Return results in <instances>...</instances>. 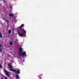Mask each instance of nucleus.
Here are the masks:
<instances>
[{
	"label": "nucleus",
	"mask_w": 79,
	"mask_h": 79,
	"mask_svg": "<svg viewBox=\"0 0 79 79\" xmlns=\"http://www.w3.org/2000/svg\"><path fill=\"white\" fill-rule=\"evenodd\" d=\"M21 32L18 33L20 37H23V36H25L26 35V32L24 29H21Z\"/></svg>",
	"instance_id": "f257e3e1"
},
{
	"label": "nucleus",
	"mask_w": 79,
	"mask_h": 79,
	"mask_svg": "<svg viewBox=\"0 0 79 79\" xmlns=\"http://www.w3.org/2000/svg\"><path fill=\"white\" fill-rule=\"evenodd\" d=\"M8 65L9 66L8 68L9 70H10V71H13V72H16V70L14 69L13 67L11 66V64L9 63L8 64Z\"/></svg>",
	"instance_id": "f03ea898"
},
{
	"label": "nucleus",
	"mask_w": 79,
	"mask_h": 79,
	"mask_svg": "<svg viewBox=\"0 0 79 79\" xmlns=\"http://www.w3.org/2000/svg\"><path fill=\"white\" fill-rule=\"evenodd\" d=\"M19 55V56H21L22 55L23 57H24L25 56H26V52H23V53L22 52Z\"/></svg>",
	"instance_id": "7ed1b4c3"
},
{
	"label": "nucleus",
	"mask_w": 79,
	"mask_h": 79,
	"mask_svg": "<svg viewBox=\"0 0 79 79\" xmlns=\"http://www.w3.org/2000/svg\"><path fill=\"white\" fill-rule=\"evenodd\" d=\"M3 71L5 72V73L6 74V75L7 76H10V75L9 74V73H8V71H7V70L4 69H3Z\"/></svg>",
	"instance_id": "20e7f679"
},
{
	"label": "nucleus",
	"mask_w": 79,
	"mask_h": 79,
	"mask_svg": "<svg viewBox=\"0 0 79 79\" xmlns=\"http://www.w3.org/2000/svg\"><path fill=\"white\" fill-rule=\"evenodd\" d=\"M23 52V49H22V48H19V52H18V55H20L22 52Z\"/></svg>",
	"instance_id": "39448f33"
},
{
	"label": "nucleus",
	"mask_w": 79,
	"mask_h": 79,
	"mask_svg": "<svg viewBox=\"0 0 79 79\" xmlns=\"http://www.w3.org/2000/svg\"><path fill=\"white\" fill-rule=\"evenodd\" d=\"M24 60H19V64H21V65H23V64H22V63L23 62H24Z\"/></svg>",
	"instance_id": "423d86ee"
},
{
	"label": "nucleus",
	"mask_w": 79,
	"mask_h": 79,
	"mask_svg": "<svg viewBox=\"0 0 79 79\" xmlns=\"http://www.w3.org/2000/svg\"><path fill=\"white\" fill-rule=\"evenodd\" d=\"M24 26V24H22L19 27V29H22V27H23Z\"/></svg>",
	"instance_id": "0eeeda50"
},
{
	"label": "nucleus",
	"mask_w": 79,
	"mask_h": 79,
	"mask_svg": "<svg viewBox=\"0 0 79 79\" xmlns=\"http://www.w3.org/2000/svg\"><path fill=\"white\" fill-rule=\"evenodd\" d=\"M16 71L17 72V73H19V71H20V69H17Z\"/></svg>",
	"instance_id": "6e6552de"
},
{
	"label": "nucleus",
	"mask_w": 79,
	"mask_h": 79,
	"mask_svg": "<svg viewBox=\"0 0 79 79\" xmlns=\"http://www.w3.org/2000/svg\"><path fill=\"white\" fill-rule=\"evenodd\" d=\"M19 78V75L16 74V79H18Z\"/></svg>",
	"instance_id": "1a4fd4ad"
},
{
	"label": "nucleus",
	"mask_w": 79,
	"mask_h": 79,
	"mask_svg": "<svg viewBox=\"0 0 79 79\" xmlns=\"http://www.w3.org/2000/svg\"><path fill=\"white\" fill-rule=\"evenodd\" d=\"M2 37H3V35H2V33H1V31H0V38H2Z\"/></svg>",
	"instance_id": "9d476101"
},
{
	"label": "nucleus",
	"mask_w": 79,
	"mask_h": 79,
	"mask_svg": "<svg viewBox=\"0 0 79 79\" xmlns=\"http://www.w3.org/2000/svg\"><path fill=\"white\" fill-rule=\"evenodd\" d=\"M8 32L9 34H10L11 33V30L10 29L8 31Z\"/></svg>",
	"instance_id": "9b49d317"
},
{
	"label": "nucleus",
	"mask_w": 79,
	"mask_h": 79,
	"mask_svg": "<svg viewBox=\"0 0 79 79\" xmlns=\"http://www.w3.org/2000/svg\"><path fill=\"white\" fill-rule=\"evenodd\" d=\"M9 15L11 17H12V16H13V15L12 14H9Z\"/></svg>",
	"instance_id": "f8f14e48"
},
{
	"label": "nucleus",
	"mask_w": 79,
	"mask_h": 79,
	"mask_svg": "<svg viewBox=\"0 0 79 79\" xmlns=\"http://www.w3.org/2000/svg\"><path fill=\"white\" fill-rule=\"evenodd\" d=\"M9 45H13V42L11 41L9 43Z\"/></svg>",
	"instance_id": "ddd939ff"
},
{
	"label": "nucleus",
	"mask_w": 79,
	"mask_h": 79,
	"mask_svg": "<svg viewBox=\"0 0 79 79\" xmlns=\"http://www.w3.org/2000/svg\"><path fill=\"white\" fill-rule=\"evenodd\" d=\"M6 22L7 23H9V21L8 20H6Z\"/></svg>",
	"instance_id": "4468645a"
},
{
	"label": "nucleus",
	"mask_w": 79,
	"mask_h": 79,
	"mask_svg": "<svg viewBox=\"0 0 79 79\" xmlns=\"http://www.w3.org/2000/svg\"><path fill=\"white\" fill-rule=\"evenodd\" d=\"M0 68H2V65H1L0 63Z\"/></svg>",
	"instance_id": "2eb2a0df"
},
{
	"label": "nucleus",
	"mask_w": 79,
	"mask_h": 79,
	"mask_svg": "<svg viewBox=\"0 0 79 79\" xmlns=\"http://www.w3.org/2000/svg\"><path fill=\"white\" fill-rule=\"evenodd\" d=\"M0 52H2V50L0 48Z\"/></svg>",
	"instance_id": "dca6fc26"
},
{
	"label": "nucleus",
	"mask_w": 79,
	"mask_h": 79,
	"mask_svg": "<svg viewBox=\"0 0 79 79\" xmlns=\"http://www.w3.org/2000/svg\"><path fill=\"white\" fill-rule=\"evenodd\" d=\"M0 47H2V45H1V43H0Z\"/></svg>",
	"instance_id": "f3484780"
},
{
	"label": "nucleus",
	"mask_w": 79,
	"mask_h": 79,
	"mask_svg": "<svg viewBox=\"0 0 79 79\" xmlns=\"http://www.w3.org/2000/svg\"><path fill=\"white\" fill-rule=\"evenodd\" d=\"M5 79H8V78L6 77L5 78Z\"/></svg>",
	"instance_id": "a211bd4d"
},
{
	"label": "nucleus",
	"mask_w": 79,
	"mask_h": 79,
	"mask_svg": "<svg viewBox=\"0 0 79 79\" xmlns=\"http://www.w3.org/2000/svg\"><path fill=\"white\" fill-rule=\"evenodd\" d=\"M3 2L4 3H6V1H3Z\"/></svg>",
	"instance_id": "6ab92c4d"
},
{
	"label": "nucleus",
	"mask_w": 79,
	"mask_h": 79,
	"mask_svg": "<svg viewBox=\"0 0 79 79\" xmlns=\"http://www.w3.org/2000/svg\"><path fill=\"white\" fill-rule=\"evenodd\" d=\"M10 8H11V7H10Z\"/></svg>",
	"instance_id": "aec40b11"
}]
</instances>
